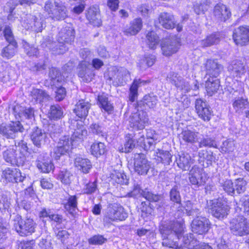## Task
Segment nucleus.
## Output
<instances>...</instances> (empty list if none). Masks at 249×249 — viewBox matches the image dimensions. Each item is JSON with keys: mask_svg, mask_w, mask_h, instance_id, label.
<instances>
[{"mask_svg": "<svg viewBox=\"0 0 249 249\" xmlns=\"http://www.w3.org/2000/svg\"><path fill=\"white\" fill-rule=\"evenodd\" d=\"M230 228L235 235L242 236L249 233V223L243 216L233 218L230 222Z\"/></svg>", "mask_w": 249, "mask_h": 249, "instance_id": "4", "label": "nucleus"}, {"mask_svg": "<svg viewBox=\"0 0 249 249\" xmlns=\"http://www.w3.org/2000/svg\"><path fill=\"white\" fill-rule=\"evenodd\" d=\"M206 73L216 78L220 73L223 67L216 60L208 59L205 64Z\"/></svg>", "mask_w": 249, "mask_h": 249, "instance_id": "30", "label": "nucleus"}, {"mask_svg": "<svg viewBox=\"0 0 249 249\" xmlns=\"http://www.w3.org/2000/svg\"><path fill=\"white\" fill-rule=\"evenodd\" d=\"M31 101L34 104H42L52 100L49 94L44 90L34 89L31 91Z\"/></svg>", "mask_w": 249, "mask_h": 249, "instance_id": "26", "label": "nucleus"}, {"mask_svg": "<svg viewBox=\"0 0 249 249\" xmlns=\"http://www.w3.org/2000/svg\"><path fill=\"white\" fill-rule=\"evenodd\" d=\"M208 208L212 215L218 219L226 217L229 211L228 206L217 199L210 201Z\"/></svg>", "mask_w": 249, "mask_h": 249, "instance_id": "10", "label": "nucleus"}, {"mask_svg": "<svg viewBox=\"0 0 249 249\" xmlns=\"http://www.w3.org/2000/svg\"><path fill=\"white\" fill-rule=\"evenodd\" d=\"M162 53L165 56H170L176 53L178 50V43L176 39H168L161 44Z\"/></svg>", "mask_w": 249, "mask_h": 249, "instance_id": "31", "label": "nucleus"}, {"mask_svg": "<svg viewBox=\"0 0 249 249\" xmlns=\"http://www.w3.org/2000/svg\"><path fill=\"white\" fill-rule=\"evenodd\" d=\"M220 186L228 195L234 196V185L231 180L226 179L223 182H221Z\"/></svg>", "mask_w": 249, "mask_h": 249, "instance_id": "57", "label": "nucleus"}, {"mask_svg": "<svg viewBox=\"0 0 249 249\" xmlns=\"http://www.w3.org/2000/svg\"><path fill=\"white\" fill-rule=\"evenodd\" d=\"M142 20L138 18L132 21L128 26L123 29V32L126 36H134L137 34L142 29Z\"/></svg>", "mask_w": 249, "mask_h": 249, "instance_id": "32", "label": "nucleus"}, {"mask_svg": "<svg viewBox=\"0 0 249 249\" xmlns=\"http://www.w3.org/2000/svg\"><path fill=\"white\" fill-rule=\"evenodd\" d=\"M142 196L150 202H158L162 198L161 195L154 194L148 189H145L142 191Z\"/></svg>", "mask_w": 249, "mask_h": 249, "instance_id": "56", "label": "nucleus"}, {"mask_svg": "<svg viewBox=\"0 0 249 249\" xmlns=\"http://www.w3.org/2000/svg\"><path fill=\"white\" fill-rule=\"evenodd\" d=\"M57 41L62 44L67 45L74 38V30L72 27L66 26L61 29L57 35Z\"/></svg>", "mask_w": 249, "mask_h": 249, "instance_id": "25", "label": "nucleus"}, {"mask_svg": "<svg viewBox=\"0 0 249 249\" xmlns=\"http://www.w3.org/2000/svg\"><path fill=\"white\" fill-rule=\"evenodd\" d=\"M149 124L147 113L143 110H138L132 113L129 118V125L131 127L136 130H142Z\"/></svg>", "mask_w": 249, "mask_h": 249, "instance_id": "7", "label": "nucleus"}, {"mask_svg": "<svg viewBox=\"0 0 249 249\" xmlns=\"http://www.w3.org/2000/svg\"><path fill=\"white\" fill-rule=\"evenodd\" d=\"M11 199L6 195L0 196V212L11 211Z\"/></svg>", "mask_w": 249, "mask_h": 249, "instance_id": "53", "label": "nucleus"}, {"mask_svg": "<svg viewBox=\"0 0 249 249\" xmlns=\"http://www.w3.org/2000/svg\"><path fill=\"white\" fill-rule=\"evenodd\" d=\"M146 42L149 48L154 49L159 43V37L157 34L153 31L149 32L146 36Z\"/></svg>", "mask_w": 249, "mask_h": 249, "instance_id": "50", "label": "nucleus"}, {"mask_svg": "<svg viewBox=\"0 0 249 249\" xmlns=\"http://www.w3.org/2000/svg\"><path fill=\"white\" fill-rule=\"evenodd\" d=\"M74 165L77 169L85 174L88 173L92 167L90 161L87 158L77 157L74 160Z\"/></svg>", "mask_w": 249, "mask_h": 249, "instance_id": "33", "label": "nucleus"}, {"mask_svg": "<svg viewBox=\"0 0 249 249\" xmlns=\"http://www.w3.org/2000/svg\"><path fill=\"white\" fill-rule=\"evenodd\" d=\"M191 227L194 232L200 235L204 234L210 228V222L205 217L197 216L192 221Z\"/></svg>", "mask_w": 249, "mask_h": 249, "instance_id": "16", "label": "nucleus"}, {"mask_svg": "<svg viewBox=\"0 0 249 249\" xmlns=\"http://www.w3.org/2000/svg\"><path fill=\"white\" fill-rule=\"evenodd\" d=\"M44 10L54 20H64L68 16V11L65 6L50 0L46 2Z\"/></svg>", "mask_w": 249, "mask_h": 249, "instance_id": "3", "label": "nucleus"}, {"mask_svg": "<svg viewBox=\"0 0 249 249\" xmlns=\"http://www.w3.org/2000/svg\"><path fill=\"white\" fill-rule=\"evenodd\" d=\"M24 128L19 122H12L10 124H2L0 125V135L3 139L14 140L19 135H22Z\"/></svg>", "mask_w": 249, "mask_h": 249, "instance_id": "2", "label": "nucleus"}, {"mask_svg": "<svg viewBox=\"0 0 249 249\" xmlns=\"http://www.w3.org/2000/svg\"><path fill=\"white\" fill-rule=\"evenodd\" d=\"M88 20L93 26H99L101 25V19L98 9L95 7H90L87 13Z\"/></svg>", "mask_w": 249, "mask_h": 249, "instance_id": "34", "label": "nucleus"}, {"mask_svg": "<svg viewBox=\"0 0 249 249\" xmlns=\"http://www.w3.org/2000/svg\"><path fill=\"white\" fill-rule=\"evenodd\" d=\"M232 37L236 45L243 46L249 42V26H241L235 29Z\"/></svg>", "mask_w": 249, "mask_h": 249, "instance_id": "15", "label": "nucleus"}, {"mask_svg": "<svg viewBox=\"0 0 249 249\" xmlns=\"http://www.w3.org/2000/svg\"><path fill=\"white\" fill-rule=\"evenodd\" d=\"M197 133L189 129H185L180 134V138L185 142L193 143L196 142Z\"/></svg>", "mask_w": 249, "mask_h": 249, "instance_id": "49", "label": "nucleus"}, {"mask_svg": "<svg viewBox=\"0 0 249 249\" xmlns=\"http://www.w3.org/2000/svg\"><path fill=\"white\" fill-rule=\"evenodd\" d=\"M151 167L149 162L143 154H136L134 159V169L139 175H146Z\"/></svg>", "mask_w": 249, "mask_h": 249, "instance_id": "13", "label": "nucleus"}, {"mask_svg": "<svg viewBox=\"0 0 249 249\" xmlns=\"http://www.w3.org/2000/svg\"><path fill=\"white\" fill-rule=\"evenodd\" d=\"M1 177L6 183H22L26 179L25 175L22 174L19 170L9 167L2 171Z\"/></svg>", "mask_w": 249, "mask_h": 249, "instance_id": "8", "label": "nucleus"}, {"mask_svg": "<svg viewBox=\"0 0 249 249\" xmlns=\"http://www.w3.org/2000/svg\"><path fill=\"white\" fill-rule=\"evenodd\" d=\"M2 157L7 163L12 165L22 166L25 160V157L23 154L17 152L13 148L7 149L4 151Z\"/></svg>", "mask_w": 249, "mask_h": 249, "instance_id": "9", "label": "nucleus"}, {"mask_svg": "<svg viewBox=\"0 0 249 249\" xmlns=\"http://www.w3.org/2000/svg\"><path fill=\"white\" fill-rule=\"evenodd\" d=\"M160 232L162 237V245L164 247L173 249H177L178 246L179 238L176 234L172 233V231L167 230H161Z\"/></svg>", "mask_w": 249, "mask_h": 249, "instance_id": "23", "label": "nucleus"}, {"mask_svg": "<svg viewBox=\"0 0 249 249\" xmlns=\"http://www.w3.org/2000/svg\"><path fill=\"white\" fill-rule=\"evenodd\" d=\"M15 112L18 113L21 119L31 120L34 118L35 110L33 107H15L14 108Z\"/></svg>", "mask_w": 249, "mask_h": 249, "instance_id": "35", "label": "nucleus"}, {"mask_svg": "<svg viewBox=\"0 0 249 249\" xmlns=\"http://www.w3.org/2000/svg\"><path fill=\"white\" fill-rule=\"evenodd\" d=\"M63 116V111L58 105H52L49 111V117L52 120H57Z\"/></svg>", "mask_w": 249, "mask_h": 249, "instance_id": "48", "label": "nucleus"}, {"mask_svg": "<svg viewBox=\"0 0 249 249\" xmlns=\"http://www.w3.org/2000/svg\"><path fill=\"white\" fill-rule=\"evenodd\" d=\"M180 187L178 185H174L169 192L170 200L173 202L171 208L173 211H177L178 212L182 213V203L180 193Z\"/></svg>", "mask_w": 249, "mask_h": 249, "instance_id": "19", "label": "nucleus"}, {"mask_svg": "<svg viewBox=\"0 0 249 249\" xmlns=\"http://www.w3.org/2000/svg\"><path fill=\"white\" fill-rule=\"evenodd\" d=\"M198 146L199 148L203 147L217 148V144L214 139L208 136L202 138L200 139L198 142Z\"/></svg>", "mask_w": 249, "mask_h": 249, "instance_id": "61", "label": "nucleus"}, {"mask_svg": "<svg viewBox=\"0 0 249 249\" xmlns=\"http://www.w3.org/2000/svg\"><path fill=\"white\" fill-rule=\"evenodd\" d=\"M204 175L202 169L196 166H193L189 174L190 183L196 187L203 185L206 182V178Z\"/></svg>", "mask_w": 249, "mask_h": 249, "instance_id": "18", "label": "nucleus"}, {"mask_svg": "<svg viewBox=\"0 0 249 249\" xmlns=\"http://www.w3.org/2000/svg\"><path fill=\"white\" fill-rule=\"evenodd\" d=\"M64 207L70 214L74 216L77 209V197L76 196H70L67 203L64 204Z\"/></svg>", "mask_w": 249, "mask_h": 249, "instance_id": "44", "label": "nucleus"}, {"mask_svg": "<svg viewBox=\"0 0 249 249\" xmlns=\"http://www.w3.org/2000/svg\"><path fill=\"white\" fill-rule=\"evenodd\" d=\"M89 131L99 137L105 138L107 136L104 128L98 123L91 124L89 126Z\"/></svg>", "mask_w": 249, "mask_h": 249, "instance_id": "55", "label": "nucleus"}, {"mask_svg": "<svg viewBox=\"0 0 249 249\" xmlns=\"http://www.w3.org/2000/svg\"><path fill=\"white\" fill-rule=\"evenodd\" d=\"M143 100L144 103L151 108L156 107L158 101L157 96L153 93L145 95Z\"/></svg>", "mask_w": 249, "mask_h": 249, "instance_id": "60", "label": "nucleus"}, {"mask_svg": "<svg viewBox=\"0 0 249 249\" xmlns=\"http://www.w3.org/2000/svg\"><path fill=\"white\" fill-rule=\"evenodd\" d=\"M234 194L244 193L247 190V182L243 178H238L234 180Z\"/></svg>", "mask_w": 249, "mask_h": 249, "instance_id": "52", "label": "nucleus"}, {"mask_svg": "<svg viewBox=\"0 0 249 249\" xmlns=\"http://www.w3.org/2000/svg\"><path fill=\"white\" fill-rule=\"evenodd\" d=\"M33 151L34 156L36 157V166L41 172L48 173L53 170V165L47 153L43 152L37 153L35 150Z\"/></svg>", "mask_w": 249, "mask_h": 249, "instance_id": "11", "label": "nucleus"}, {"mask_svg": "<svg viewBox=\"0 0 249 249\" xmlns=\"http://www.w3.org/2000/svg\"><path fill=\"white\" fill-rule=\"evenodd\" d=\"M128 216L124 208L118 204H113L108 208L106 215L104 218V222H110L117 220H124Z\"/></svg>", "mask_w": 249, "mask_h": 249, "instance_id": "5", "label": "nucleus"}, {"mask_svg": "<svg viewBox=\"0 0 249 249\" xmlns=\"http://www.w3.org/2000/svg\"><path fill=\"white\" fill-rule=\"evenodd\" d=\"M3 24V19L0 18V36H3L8 43L16 42L11 27L8 25H6L2 30Z\"/></svg>", "mask_w": 249, "mask_h": 249, "instance_id": "36", "label": "nucleus"}, {"mask_svg": "<svg viewBox=\"0 0 249 249\" xmlns=\"http://www.w3.org/2000/svg\"><path fill=\"white\" fill-rule=\"evenodd\" d=\"M176 161L178 166L183 170H187L191 166V157L188 154L182 153L178 156Z\"/></svg>", "mask_w": 249, "mask_h": 249, "instance_id": "42", "label": "nucleus"}, {"mask_svg": "<svg viewBox=\"0 0 249 249\" xmlns=\"http://www.w3.org/2000/svg\"><path fill=\"white\" fill-rule=\"evenodd\" d=\"M87 134V131L83 127H79L74 130L71 138L73 142L79 141H82Z\"/></svg>", "mask_w": 249, "mask_h": 249, "instance_id": "58", "label": "nucleus"}, {"mask_svg": "<svg viewBox=\"0 0 249 249\" xmlns=\"http://www.w3.org/2000/svg\"><path fill=\"white\" fill-rule=\"evenodd\" d=\"M166 79L175 85L178 89L184 92H188L190 91L189 83L177 73L170 72L167 75Z\"/></svg>", "mask_w": 249, "mask_h": 249, "instance_id": "17", "label": "nucleus"}, {"mask_svg": "<svg viewBox=\"0 0 249 249\" xmlns=\"http://www.w3.org/2000/svg\"><path fill=\"white\" fill-rule=\"evenodd\" d=\"M106 151V146L103 142H94L91 145V153L96 157L104 155Z\"/></svg>", "mask_w": 249, "mask_h": 249, "instance_id": "45", "label": "nucleus"}, {"mask_svg": "<svg viewBox=\"0 0 249 249\" xmlns=\"http://www.w3.org/2000/svg\"><path fill=\"white\" fill-rule=\"evenodd\" d=\"M249 102L248 100L242 97H238L233 102L232 106L236 112H241L248 107Z\"/></svg>", "mask_w": 249, "mask_h": 249, "instance_id": "51", "label": "nucleus"}, {"mask_svg": "<svg viewBox=\"0 0 249 249\" xmlns=\"http://www.w3.org/2000/svg\"><path fill=\"white\" fill-rule=\"evenodd\" d=\"M51 45L52 46V47L54 48L56 50L53 49H49L52 51L53 53L56 54H63L68 49V47L67 45L60 43L57 40V41H53Z\"/></svg>", "mask_w": 249, "mask_h": 249, "instance_id": "62", "label": "nucleus"}, {"mask_svg": "<svg viewBox=\"0 0 249 249\" xmlns=\"http://www.w3.org/2000/svg\"><path fill=\"white\" fill-rule=\"evenodd\" d=\"M90 107L91 104L88 101L81 99L75 105L73 111L79 118H85L88 116Z\"/></svg>", "mask_w": 249, "mask_h": 249, "instance_id": "29", "label": "nucleus"}, {"mask_svg": "<svg viewBox=\"0 0 249 249\" xmlns=\"http://www.w3.org/2000/svg\"><path fill=\"white\" fill-rule=\"evenodd\" d=\"M158 19L160 25L166 29H173L177 25L174 16L170 13L162 12L160 13Z\"/></svg>", "mask_w": 249, "mask_h": 249, "instance_id": "28", "label": "nucleus"}, {"mask_svg": "<svg viewBox=\"0 0 249 249\" xmlns=\"http://www.w3.org/2000/svg\"><path fill=\"white\" fill-rule=\"evenodd\" d=\"M220 87V82L218 79L213 78H209L206 82V89L208 94L212 96L217 92Z\"/></svg>", "mask_w": 249, "mask_h": 249, "instance_id": "43", "label": "nucleus"}, {"mask_svg": "<svg viewBox=\"0 0 249 249\" xmlns=\"http://www.w3.org/2000/svg\"><path fill=\"white\" fill-rule=\"evenodd\" d=\"M161 230H167L172 231V233L176 234L179 239L184 232L183 225L180 222L175 221L168 226H163Z\"/></svg>", "mask_w": 249, "mask_h": 249, "instance_id": "41", "label": "nucleus"}, {"mask_svg": "<svg viewBox=\"0 0 249 249\" xmlns=\"http://www.w3.org/2000/svg\"><path fill=\"white\" fill-rule=\"evenodd\" d=\"M146 82L140 79H135L129 89V100L133 102L138 97V89L142 85L145 84Z\"/></svg>", "mask_w": 249, "mask_h": 249, "instance_id": "38", "label": "nucleus"}, {"mask_svg": "<svg viewBox=\"0 0 249 249\" xmlns=\"http://www.w3.org/2000/svg\"><path fill=\"white\" fill-rule=\"evenodd\" d=\"M72 174L67 169L61 170L58 174V178L66 185L70 184L71 181Z\"/></svg>", "mask_w": 249, "mask_h": 249, "instance_id": "54", "label": "nucleus"}, {"mask_svg": "<svg viewBox=\"0 0 249 249\" xmlns=\"http://www.w3.org/2000/svg\"><path fill=\"white\" fill-rule=\"evenodd\" d=\"M195 108L199 118L204 121L210 120L212 112L207 104L201 99H197L195 101Z\"/></svg>", "mask_w": 249, "mask_h": 249, "instance_id": "21", "label": "nucleus"}, {"mask_svg": "<svg viewBox=\"0 0 249 249\" xmlns=\"http://www.w3.org/2000/svg\"><path fill=\"white\" fill-rule=\"evenodd\" d=\"M158 152H157V157L160 159V160L165 165H169L172 161V155L168 151H164L158 149Z\"/></svg>", "mask_w": 249, "mask_h": 249, "instance_id": "59", "label": "nucleus"}, {"mask_svg": "<svg viewBox=\"0 0 249 249\" xmlns=\"http://www.w3.org/2000/svg\"><path fill=\"white\" fill-rule=\"evenodd\" d=\"M73 142L69 136H63L59 139L57 147L54 149L55 159L58 160L61 155L68 153Z\"/></svg>", "mask_w": 249, "mask_h": 249, "instance_id": "14", "label": "nucleus"}, {"mask_svg": "<svg viewBox=\"0 0 249 249\" xmlns=\"http://www.w3.org/2000/svg\"><path fill=\"white\" fill-rule=\"evenodd\" d=\"M183 242L184 246L188 249H193L196 244L198 243V241L194 238L192 234H187L184 235Z\"/></svg>", "mask_w": 249, "mask_h": 249, "instance_id": "64", "label": "nucleus"}, {"mask_svg": "<svg viewBox=\"0 0 249 249\" xmlns=\"http://www.w3.org/2000/svg\"><path fill=\"white\" fill-rule=\"evenodd\" d=\"M109 181H111L112 183H116L117 184H126L127 182L126 179V176L117 170H113L110 174Z\"/></svg>", "mask_w": 249, "mask_h": 249, "instance_id": "46", "label": "nucleus"}, {"mask_svg": "<svg viewBox=\"0 0 249 249\" xmlns=\"http://www.w3.org/2000/svg\"><path fill=\"white\" fill-rule=\"evenodd\" d=\"M49 77L50 80V84L52 86L57 87L59 83H60L63 78L59 70L55 68L52 67L49 70Z\"/></svg>", "mask_w": 249, "mask_h": 249, "instance_id": "39", "label": "nucleus"}, {"mask_svg": "<svg viewBox=\"0 0 249 249\" xmlns=\"http://www.w3.org/2000/svg\"><path fill=\"white\" fill-rule=\"evenodd\" d=\"M17 47V42L9 43V44L2 49L1 55L7 59L11 58L16 54Z\"/></svg>", "mask_w": 249, "mask_h": 249, "instance_id": "47", "label": "nucleus"}, {"mask_svg": "<svg viewBox=\"0 0 249 249\" xmlns=\"http://www.w3.org/2000/svg\"><path fill=\"white\" fill-rule=\"evenodd\" d=\"M228 69L232 76L237 78L241 77L246 72V64L239 60L232 61Z\"/></svg>", "mask_w": 249, "mask_h": 249, "instance_id": "27", "label": "nucleus"}, {"mask_svg": "<svg viewBox=\"0 0 249 249\" xmlns=\"http://www.w3.org/2000/svg\"><path fill=\"white\" fill-rule=\"evenodd\" d=\"M22 25L27 29L36 33L40 32L44 27V19L40 15L35 16L28 14L22 21Z\"/></svg>", "mask_w": 249, "mask_h": 249, "instance_id": "6", "label": "nucleus"}, {"mask_svg": "<svg viewBox=\"0 0 249 249\" xmlns=\"http://www.w3.org/2000/svg\"><path fill=\"white\" fill-rule=\"evenodd\" d=\"M195 108L199 118L204 121L210 120L212 112L207 104L201 99H197L195 101Z\"/></svg>", "mask_w": 249, "mask_h": 249, "instance_id": "20", "label": "nucleus"}, {"mask_svg": "<svg viewBox=\"0 0 249 249\" xmlns=\"http://www.w3.org/2000/svg\"><path fill=\"white\" fill-rule=\"evenodd\" d=\"M219 34H212L207 36L206 38L200 40V46L202 48L208 47L217 44L220 42Z\"/></svg>", "mask_w": 249, "mask_h": 249, "instance_id": "40", "label": "nucleus"}, {"mask_svg": "<svg viewBox=\"0 0 249 249\" xmlns=\"http://www.w3.org/2000/svg\"><path fill=\"white\" fill-rule=\"evenodd\" d=\"M135 146L134 140L131 137V135L127 134L125 137V143L124 147L122 148V152L128 153L131 152Z\"/></svg>", "mask_w": 249, "mask_h": 249, "instance_id": "63", "label": "nucleus"}, {"mask_svg": "<svg viewBox=\"0 0 249 249\" xmlns=\"http://www.w3.org/2000/svg\"><path fill=\"white\" fill-rule=\"evenodd\" d=\"M97 104L99 107L108 113H111L113 110V107L110 101L108 100L107 95L102 93L99 95L97 98Z\"/></svg>", "mask_w": 249, "mask_h": 249, "instance_id": "37", "label": "nucleus"}, {"mask_svg": "<svg viewBox=\"0 0 249 249\" xmlns=\"http://www.w3.org/2000/svg\"><path fill=\"white\" fill-rule=\"evenodd\" d=\"M77 75L82 81L88 83L94 76V70L90 64L86 61H81L78 65Z\"/></svg>", "mask_w": 249, "mask_h": 249, "instance_id": "12", "label": "nucleus"}, {"mask_svg": "<svg viewBox=\"0 0 249 249\" xmlns=\"http://www.w3.org/2000/svg\"><path fill=\"white\" fill-rule=\"evenodd\" d=\"M13 221L14 227L20 236H28L35 232L36 223L32 218L26 217L23 219L21 215L17 214Z\"/></svg>", "mask_w": 249, "mask_h": 249, "instance_id": "1", "label": "nucleus"}, {"mask_svg": "<svg viewBox=\"0 0 249 249\" xmlns=\"http://www.w3.org/2000/svg\"><path fill=\"white\" fill-rule=\"evenodd\" d=\"M30 138L33 144L38 148H41L44 145L48 140L45 131L37 126L32 129Z\"/></svg>", "mask_w": 249, "mask_h": 249, "instance_id": "22", "label": "nucleus"}, {"mask_svg": "<svg viewBox=\"0 0 249 249\" xmlns=\"http://www.w3.org/2000/svg\"><path fill=\"white\" fill-rule=\"evenodd\" d=\"M213 15L218 22H225L230 18L231 13L225 5L219 2L213 8Z\"/></svg>", "mask_w": 249, "mask_h": 249, "instance_id": "24", "label": "nucleus"}]
</instances>
